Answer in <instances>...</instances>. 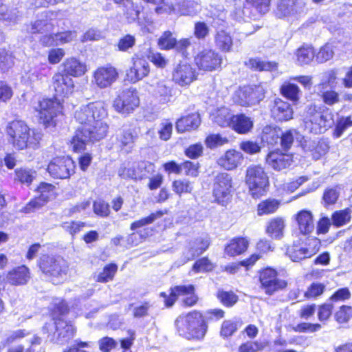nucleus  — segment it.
Here are the masks:
<instances>
[{
    "instance_id": "obj_55",
    "label": "nucleus",
    "mask_w": 352,
    "mask_h": 352,
    "mask_svg": "<svg viewBox=\"0 0 352 352\" xmlns=\"http://www.w3.org/2000/svg\"><path fill=\"white\" fill-rule=\"evenodd\" d=\"M163 215L162 212L158 211L155 213H152L149 216L142 218L140 220L134 221L131 225V230H135L138 228L144 227L145 226L152 223L157 218L161 217Z\"/></svg>"
},
{
    "instance_id": "obj_63",
    "label": "nucleus",
    "mask_w": 352,
    "mask_h": 352,
    "mask_svg": "<svg viewBox=\"0 0 352 352\" xmlns=\"http://www.w3.org/2000/svg\"><path fill=\"white\" fill-rule=\"evenodd\" d=\"M324 285L322 283H314L305 293V297L307 298H314L320 296L324 291Z\"/></svg>"
},
{
    "instance_id": "obj_38",
    "label": "nucleus",
    "mask_w": 352,
    "mask_h": 352,
    "mask_svg": "<svg viewBox=\"0 0 352 352\" xmlns=\"http://www.w3.org/2000/svg\"><path fill=\"white\" fill-rule=\"evenodd\" d=\"M248 245L249 241L245 238H236L226 247L225 252L231 256L239 255L247 250Z\"/></svg>"
},
{
    "instance_id": "obj_32",
    "label": "nucleus",
    "mask_w": 352,
    "mask_h": 352,
    "mask_svg": "<svg viewBox=\"0 0 352 352\" xmlns=\"http://www.w3.org/2000/svg\"><path fill=\"white\" fill-rule=\"evenodd\" d=\"M117 138L122 149L125 150V151L128 153L130 152L133 147L136 134L135 130L131 127L123 126Z\"/></svg>"
},
{
    "instance_id": "obj_17",
    "label": "nucleus",
    "mask_w": 352,
    "mask_h": 352,
    "mask_svg": "<svg viewBox=\"0 0 352 352\" xmlns=\"http://www.w3.org/2000/svg\"><path fill=\"white\" fill-rule=\"evenodd\" d=\"M195 61L199 69L212 72L220 67L222 57L214 50H205L197 55Z\"/></svg>"
},
{
    "instance_id": "obj_16",
    "label": "nucleus",
    "mask_w": 352,
    "mask_h": 352,
    "mask_svg": "<svg viewBox=\"0 0 352 352\" xmlns=\"http://www.w3.org/2000/svg\"><path fill=\"white\" fill-rule=\"evenodd\" d=\"M37 193L38 195L24 208L25 212L30 213L34 212L54 198L55 186L51 184L43 182L37 188Z\"/></svg>"
},
{
    "instance_id": "obj_41",
    "label": "nucleus",
    "mask_w": 352,
    "mask_h": 352,
    "mask_svg": "<svg viewBox=\"0 0 352 352\" xmlns=\"http://www.w3.org/2000/svg\"><path fill=\"white\" fill-rule=\"evenodd\" d=\"M246 65L256 71H274L277 69V63L275 62L265 61L258 58H250Z\"/></svg>"
},
{
    "instance_id": "obj_26",
    "label": "nucleus",
    "mask_w": 352,
    "mask_h": 352,
    "mask_svg": "<svg viewBox=\"0 0 352 352\" xmlns=\"http://www.w3.org/2000/svg\"><path fill=\"white\" fill-rule=\"evenodd\" d=\"M292 162L291 155L280 151L270 152L266 157L267 164L276 170L289 167Z\"/></svg>"
},
{
    "instance_id": "obj_50",
    "label": "nucleus",
    "mask_w": 352,
    "mask_h": 352,
    "mask_svg": "<svg viewBox=\"0 0 352 352\" xmlns=\"http://www.w3.org/2000/svg\"><path fill=\"white\" fill-rule=\"evenodd\" d=\"M340 188L339 186L329 187L325 189L322 196V201L325 206L335 204L340 196Z\"/></svg>"
},
{
    "instance_id": "obj_21",
    "label": "nucleus",
    "mask_w": 352,
    "mask_h": 352,
    "mask_svg": "<svg viewBox=\"0 0 352 352\" xmlns=\"http://www.w3.org/2000/svg\"><path fill=\"white\" fill-rule=\"evenodd\" d=\"M55 14L50 11L42 12L34 22L27 25L26 31L30 34H42L53 30L52 16Z\"/></svg>"
},
{
    "instance_id": "obj_9",
    "label": "nucleus",
    "mask_w": 352,
    "mask_h": 352,
    "mask_svg": "<svg viewBox=\"0 0 352 352\" xmlns=\"http://www.w3.org/2000/svg\"><path fill=\"white\" fill-rule=\"evenodd\" d=\"M232 178L226 173H219L214 178L212 195L215 201L221 205L228 204L232 197Z\"/></svg>"
},
{
    "instance_id": "obj_25",
    "label": "nucleus",
    "mask_w": 352,
    "mask_h": 352,
    "mask_svg": "<svg viewBox=\"0 0 352 352\" xmlns=\"http://www.w3.org/2000/svg\"><path fill=\"white\" fill-rule=\"evenodd\" d=\"M243 160V154L238 151L231 149L227 151L217 160L218 164L228 170L235 169Z\"/></svg>"
},
{
    "instance_id": "obj_37",
    "label": "nucleus",
    "mask_w": 352,
    "mask_h": 352,
    "mask_svg": "<svg viewBox=\"0 0 352 352\" xmlns=\"http://www.w3.org/2000/svg\"><path fill=\"white\" fill-rule=\"evenodd\" d=\"M285 224L283 218L272 219L267 225L266 232L272 239H280L283 236Z\"/></svg>"
},
{
    "instance_id": "obj_28",
    "label": "nucleus",
    "mask_w": 352,
    "mask_h": 352,
    "mask_svg": "<svg viewBox=\"0 0 352 352\" xmlns=\"http://www.w3.org/2000/svg\"><path fill=\"white\" fill-rule=\"evenodd\" d=\"M300 232L304 235L311 233L315 228L312 212L307 210H302L295 215Z\"/></svg>"
},
{
    "instance_id": "obj_5",
    "label": "nucleus",
    "mask_w": 352,
    "mask_h": 352,
    "mask_svg": "<svg viewBox=\"0 0 352 352\" xmlns=\"http://www.w3.org/2000/svg\"><path fill=\"white\" fill-rule=\"evenodd\" d=\"M39 267L54 284L65 280L69 271L68 263L65 259L48 255H44L40 258Z\"/></svg>"
},
{
    "instance_id": "obj_7",
    "label": "nucleus",
    "mask_w": 352,
    "mask_h": 352,
    "mask_svg": "<svg viewBox=\"0 0 352 352\" xmlns=\"http://www.w3.org/2000/svg\"><path fill=\"white\" fill-rule=\"evenodd\" d=\"M154 172V165L148 162H127L118 169V175L124 179L141 180Z\"/></svg>"
},
{
    "instance_id": "obj_39",
    "label": "nucleus",
    "mask_w": 352,
    "mask_h": 352,
    "mask_svg": "<svg viewBox=\"0 0 352 352\" xmlns=\"http://www.w3.org/2000/svg\"><path fill=\"white\" fill-rule=\"evenodd\" d=\"M281 130L280 128L265 126L263 129L261 140L268 145L274 146L280 140Z\"/></svg>"
},
{
    "instance_id": "obj_40",
    "label": "nucleus",
    "mask_w": 352,
    "mask_h": 352,
    "mask_svg": "<svg viewBox=\"0 0 352 352\" xmlns=\"http://www.w3.org/2000/svg\"><path fill=\"white\" fill-rule=\"evenodd\" d=\"M214 42L216 46L222 52H230L232 47V38L230 34L224 30H219L215 34Z\"/></svg>"
},
{
    "instance_id": "obj_18",
    "label": "nucleus",
    "mask_w": 352,
    "mask_h": 352,
    "mask_svg": "<svg viewBox=\"0 0 352 352\" xmlns=\"http://www.w3.org/2000/svg\"><path fill=\"white\" fill-rule=\"evenodd\" d=\"M118 77L117 69L111 65H106L96 69L93 74V82L100 89L110 87Z\"/></svg>"
},
{
    "instance_id": "obj_6",
    "label": "nucleus",
    "mask_w": 352,
    "mask_h": 352,
    "mask_svg": "<svg viewBox=\"0 0 352 352\" xmlns=\"http://www.w3.org/2000/svg\"><path fill=\"white\" fill-rule=\"evenodd\" d=\"M245 182L249 192L253 198L263 196L269 187V178L264 168L260 165H251L248 167Z\"/></svg>"
},
{
    "instance_id": "obj_52",
    "label": "nucleus",
    "mask_w": 352,
    "mask_h": 352,
    "mask_svg": "<svg viewBox=\"0 0 352 352\" xmlns=\"http://www.w3.org/2000/svg\"><path fill=\"white\" fill-rule=\"evenodd\" d=\"M118 270V266L114 263L107 265L102 272L99 273L96 278V281L100 283H107L111 280L116 272Z\"/></svg>"
},
{
    "instance_id": "obj_54",
    "label": "nucleus",
    "mask_w": 352,
    "mask_h": 352,
    "mask_svg": "<svg viewBox=\"0 0 352 352\" xmlns=\"http://www.w3.org/2000/svg\"><path fill=\"white\" fill-rule=\"evenodd\" d=\"M0 19L9 24H16L20 21L21 15L16 10L6 9L4 10L3 8H0Z\"/></svg>"
},
{
    "instance_id": "obj_36",
    "label": "nucleus",
    "mask_w": 352,
    "mask_h": 352,
    "mask_svg": "<svg viewBox=\"0 0 352 352\" xmlns=\"http://www.w3.org/2000/svg\"><path fill=\"white\" fill-rule=\"evenodd\" d=\"M53 319L58 338H63V341H66L74 336L76 329L72 324L60 318L54 316Z\"/></svg>"
},
{
    "instance_id": "obj_30",
    "label": "nucleus",
    "mask_w": 352,
    "mask_h": 352,
    "mask_svg": "<svg viewBox=\"0 0 352 352\" xmlns=\"http://www.w3.org/2000/svg\"><path fill=\"white\" fill-rule=\"evenodd\" d=\"M254 127V120L245 113L234 116L231 129L236 133L244 135L252 131Z\"/></svg>"
},
{
    "instance_id": "obj_42",
    "label": "nucleus",
    "mask_w": 352,
    "mask_h": 352,
    "mask_svg": "<svg viewBox=\"0 0 352 352\" xmlns=\"http://www.w3.org/2000/svg\"><path fill=\"white\" fill-rule=\"evenodd\" d=\"M318 89V96L325 104L333 106L340 102V95L337 91L333 90V89Z\"/></svg>"
},
{
    "instance_id": "obj_64",
    "label": "nucleus",
    "mask_w": 352,
    "mask_h": 352,
    "mask_svg": "<svg viewBox=\"0 0 352 352\" xmlns=\"http://www.w3.org/2000/svg\"><path fill=\"white\" fill-rule=\"evenodd\" d=\"M218 298L221 300V302L227 307L232 306L238 300L237 296L232 292H219Z\"/></svg>"
},
{
    "instance_id": "obj_23",
    "label": "nucleus",
    "mask_w": 352,
    "mask_h": 352,
    "mask_svg": "<svg viewBox=\"0 0 352 352\" xmlns=\"http://www.w3.org/2000/svg\"><path fill=\"white\" fill-rule=\"evenodd\" d=\"M271 115L277 121H288L293 118L294 111L288 102L276 98L271 107Z\"/></svg>"
},
{
    "instance_id": "obj_44",
    "label": "nucleus",
    "mask_w": 352,
    "mask_h": 352,
    "mask_svg": "<svg viewBox=\"0 0 352 352\" xmlns=\"http://www.w3.org/2000/svg\"><path fill=\"white\" fill-rule=\"evenodd\" d=\"M297 61L300 65L310 63L315 56L314 48L310 46H302L296 52Z\"/></svg>"
},
{
    "instance_id": "obj_19",
    "label": "nucleus",
    "mask_w": 352,
    "mask_h": 352,
    "mask_svg": "<svg viewBox=\"0 0 352 352\" xmlns=\"http://www.w3.org/2000/svg\"><path fill=\"white\" fill-rule=\"evenodd\" d=\"M306 11L305 0H279L276 14L279 17L300 15Z\"/></svg>"
},
{
    "instance_id": "obj_13",
    "label": "nucleus",
    "mask_w": 352,
    "mask_h": 352,
    "mask_svg": "<svg viewBox=\"0 0 352 352\" xmlns=\"http://www.w3.org/2000/svg\"><path fill=\"white\" fill-rule=\"evenodd\" d=\"M140 104V100L135 89H128L122 91L113 102L116 111L128 115L132 113Z\"/></svg>"
},
{
    "instance_id": "obj_53",
    "label": "nucleus",
    "mask_w": 352,
    "mask_h": 352,
    "mask_svg": "<svg viewBox=\"0 0 352 352\" xmlns=\"http://www.w3.org/2000/svg\"><path fill=\"white\" fill-rule=\"evenodd\" d=\"M173 191L181 196L182 194L191 193L193 186L191 182L186 179H178L173 182Z\"/></svg>"
},
{
    "instance_id": "obj_31",
    "label": "nucleus",
    "mask_w": 352,
    "mask_h": 352,
    "mask_svg": "<svg viewBox=\"0 0 352 352\" xmlns=\"http://www.w3.org/2000/svg\"><path fill=\"white\" fill-rule=\"evenodd\" d=\"M195 287L192 285H177L171 288V292L169 296H167L164 292H162L160 296L164 298V303L168 307L174 304L178 296H188L189 294L193 293Z\"/></svg>"
},
{
    "instance_id": "obj_2",
    "label": "nucleus",
    "mask_w": 352,
    "mask_h": 352,
    "mask_svg": "<svg viewBox=\"0 0 352 352\" xmlns=\"http://www.w3.org/2000/svg\"><path fill=\"white\" fill-rule=\"evenodd\" d=\"M6 132L13 147L17 150L37 148L43 136L41 131L30 129L27 124L21 120H14L9 122Z\"/></svg>"
},
{
    "instance_id": "obj_58",
    "label": "nucleus",
    "mask_w": 352,
    "mask_h": 352,
    "mask_svg": "<svg viewBox=\"0 0 352 352\" xmlns=\"http://www.w3.org/2000/svg\"><path fill=\"white\" fill-rule=\"evenodd\" d=\"M333 46L327 43L320 49L316 55V58L318 63H324L330 60L333 57Z\"/></svg>"
},
{
    "instance_id": "obj_8",
    "label": "nucleus",
    "mask_w": 352,
    "mask_h": 352,
    "mask_svg": "<svg viewBox=\"0 0 352 352\" xmlns=\"http://www.w3.org/2000/svg\"><path fill=\"white\" fill-rule=\"evenodd\" d=\"M320 248V241L317 238L308 239L305 243H294L287 248L286 254L294 262H298L315 255Z\"/></svg>"
},
{
    "instance_id": "obj_57",
    "label": "nucleus",
    "mask_w": 352,
    "mask_h": 352,
    "mask_svg": "<svg viewBox=\"0 0 352 352\" xmlns=\"http://www.w3.org/2000/svg\"><path fill=\"white\" fill-rule=\"evenodd\" d=\"M329 149L328 142L324 140H320L311 151L313 159L315 160H319L328 152Z\"/></svg>"
},
{
    "instance_id": "obj_11",
    "label": "nucleus",
    "mask_w": 352,
    "mask_h": 352,
    "mask_svg": "<svg viewBox=\"0 0 352 352\" xmlns=\"http://www.w3.org/2000/svg\"><path fill=\"white\" fill-rule=\"evenodd\" d=\"M63 106L57 98L43 99L40 101L36 111L40 121L46 126L55 124V118L62 113Z\"/></svg>"
},
{
    "instance_id": "obj_51",
    "label": "nucleus",
    "mask_w": 352,
    "mask_h": 352,
    "mask_svg": "<svg viewBox=\"0 0 352 352\" xmlns=\"http://www.w3.org/2000/svg\"><path fill=\"white\" fill-rule=\"evenodd\" d=\"M352 126V120L350 116L339 118L336 124L333 133L335 138H339L343 133L349 127Z\"/></svg>"
},
{
    "instance_id": "obj_1",
    "label": "nucleus",
    "mask_w": 352,
    "mask_h": 352,
    "mask_svg": "<svg viewBox=\"0 0 352 352\" xmlns=\"http://www.w3.org/2000/svg\"><path fill=\"white\" fill-rule=\"evenodd\" d=\"M107 116V111L102 101L91 102L76 111L75 119L82 126L71 140L74 151L81 152L89 142L98 141L107 135L109 126L103 120Z\"/></svg>"
},
{
    "instance_id": "obj_46",
    "label": "nucleus",
    "mask_w": 352,
    "mask_h": 352,
    "mask_svg": "<svg viewBox=\"0 0 352 352\" xmlns=\"http://www.w3.org/2000/svg\"><path fill=\"white\" fill-rule=\"evenodd\" d=\"M351 211L349 209H344L334 212L331 216L332 224L336 227H342L350 221Z\"/></svg>"
},
{
    "instance_id": "obj_14",
    "label": "nucleus",
    "mask_w": 352,
    "mask_h": 352,
    "mask_svg": "<svg viewBox=\"0 0 352 352\" xmlns=\"http://www.w3.org/2000/svg\"><path fill=\"white\" fill-rule=\"evenodd\" d=\"M259 281L262 289L268 295H272L287 286V283L284 280L278 278L277 272L271 267H267L260 271Z\"/></svg>"
},
{
    "instance_id": "obj_62",
    "label": "nucleus",
    "mask_w": 352,
    "mask_h": 352,
    "mask_svg": "<svg viewBox=\"0 0 352 352\" xmlns=\"http://www.w3.org/2000/svg\"><path fill=\"white\" fill-rule=\"evenodd\" d=\"M296 134L295 130H288L285 132H282L280 137V145L285 150H288L292 146L294 140V135Z\"/></svg>"
},
{
    "instance_id": "obj_47",
    "label": "nucleus",
    "mask_w": 352,
    "mask_h": 352,
    "mask_svg": "<svg viewBox=\"0 0 352 352\" xmlns=\"http://www.w3.org/2000/svg\"><path fill=\"white\" fill-rule=\"evenodd\" d=\"M338 80L337 74L334 70L328 71L324 74L318 88L335 89L338 85Z\"/></svg>"
},
{
    "instance_id": "obj_10",
    "label": "nucleus",
    "mask_w": 352,
    "mask_h": 352,
    "mask_svg": "<svg viewBox=\"0 0 352 352\" xmlns=\"http://www.w3.org/2000/svg\"><path fill=\"white\" fill-rule=\"evenodd\" d=\"M265 98V89L261 85L244 86L235 91L233 100L241 106H251L259 103Z\"/></svg>"
},
{
    "instance_id": "obj_15",
    "label": "nucleus",
    "mask_w": 352,
    "mask_h": 352,
    "mask_svg": "<svg viewBox=\"0 0 352 352\" xmlns=\"http://www.w3.org/2000/svg\"><path fill=\"white\" fill-rule=\"evenodd\" d=\"M74 164L69 157L54 159L47 166L50 175L56 179H67L74 173Z\"/></svg>"
},
{
    "instance_id": "obj_48",
    "label": "nucleus",
    "mask_w": 352,
    "mask_h": 352,
    "mask_svg": "<svg viewBox=\"0 0 352 352\" xmlns=\"http://www.w3.org/2000/svg\"><path fill=\"white\" fill-rule=\"evenodd\" d=\"M122 10L129 23L134 22L138 19L140 10L138 6H135L132 0L125 3Z\"/></svg>"
},
{
    "instance_id": "obj_59",
    "label": "nucleus",
    "mask_w": 352,
    "mask_h": 352,
    "mask_svg": "<svg viewBox=\"0 0 352 352\" xmlns=\"http://www.w3.org/2000/svg\"><path fill=\"white\" fill-rule=\"evenodd\" d=\"M214 266L210 261L208 258L204 257L194 263L192 271L195 273L206 272L212 270Z\"/></svg>"
},
{
    "instance_id": "obj_34",
    "label": "nucleus",
    "mask_w": 352,
    "mask_h": 352,
    "mask_svg": "<svg viewBox=\"0 0 352 352\" xmlns=\"http://www.w3.org/2000/svg\"><path fill=\"white\" fill-rule=\"evenodd\" d=\"M234 114L227 107L217 109L212 115V120L221 127L231 128Z\"/></svg>"
},
{
    "instance_id": "obj_4",
    "label": "nucleus",
    "mask_w": 352,
    "mask_h": 352,
    "mask_svg": "<svg viewBox=\"0 0 352 352\" xmlns=\"http://www.w3.org/2000/svg\"><path fill=\"white\" fill-rule=\"evenodd\" d=\"M305 128L310 133H322L333 124V114L325 107H308L304 119Z\"/></svg>"
},
{
    "instance_id": "obj_27",
    "label": "nucleus",
    "mask_w": 352,
    "mask_h": 352,
    "mask_svg": "<svg viewBox=\"0 0 352 352\" xmlns=\"http://www.w3.org/2000/svg\"><path fill=\"white\" fill-rule=\"evenodd\" d=\"M61 66L63 67L62 73L69 77L81 76L87 72L86 65L74 57L65 59Z\"/></svg>"
},
{
    "instance_id": "obj_24",
    "label": "nucleus",
    "mask_w": 352,
    "mask_h": 352,
    "mask_svg": "<svg viewBox=\"0 0 352 352\" xmlns=\"http://www.w3.org/2000/svg\"><path fill=\"white\" fill-rule=\"evenodd\" d=\"M209 244V240L206 236L204 238L199 237L190 242L188 249L184 252L182 264H184L201 254L208 248Z\"/></svg>"
},
{
    "instance_id": "obj_33",
    "label": "nucleus",
    "mask_w": 352,
    "mask_h": 352,
    "mask_svg": "<svg viewBox=\"0 0 352 352\" xmlns=\"http://www.w3.org/2000/svg\"><path fill=\"white\" fill-rule=\"evenodd\" d=\"M173 88L168 86L164 80L157 82L153 90L154 97L162 104L171 101L173 97Z\"/></svg>"
},
{
    "instance_id": "obj_56",
    "label": "nucleus",
    "mask_w": 352,
    "mask_h": 352,
    "mask_svg": "<svg viewBox=\"0 0 352 352\" xmlns=\"http://www.w3.org/2000/svg\"><path fill=\"white\" fill-rule=\"evenodd\" d=\"M176 38L173 36V34L170 31L164 32L160 38L158 45L162 50L173 49L175 45Z\"/></svg>"
},
{
    "instance_id": "obj_22",
    "label": "nucleus",
    "mask_w": 352,
    "mask_h": 352,
    "mask_svg": "<svg viewBox=\"0 0 352 352\" xmlns=\"http://www.w3.org/2000/svg\"><path fill=\"white\" fill-rule=\"evenodd\" d=\"M150 72L148 63L144 58H133V65L126 72L129 80L138 82L146 77Z\"/></svg>"
},
{
    "instance_id": "obj_45",
    "label": "nucleus",
    "mask_w": 352,
    "mask_h": 352,
    "mask_svg": "<svg viewBox=\"0 0 352 352\" xmlns=\"http://www.w3.org/2000/svg\"><path fill=\"white\" fill-rule=\"evenodd\" d=\"M36 175V171L30 168H21L15 170V179L27 186L32 182Z\"/></svg>"
},
{
    "instance_id": "obj_29",
    "label": "nucleus",
    "mask_w": 352,
    "mask_h": 352,
    "mask_svg": "<svg viewBox=\"0 0 352 352\" xmlns=\"http://www.w3.org/2000/svg\"><path fill=\"white\" fill-rule=\"evenodd\" d=\"M30 278V273L29 269L21 265L16 267L9 271L6 275V280L12 285H25Z\"/></svg>"
},
{
    "instance_id": "obj_61",
    "label": "nucleus",
    "mask_w": 352,
    "mask_h": 352,
    "mask_svg": "<svg viewBox=\"0 0 352 352\" xmlns=\"http://www.w3.org/2000/svg\"><path fill=\"white\" fill-rule=\"evenodd\" d=\"M228 142V139L226 137H223L219 134H212L208 135L206 139V144L210 148H216L222 146Z\"/></svg>"
},
{
    "instance_id": "obj_49",
    "label": "nucleus",
    "mask_w": 352,
    "mask_h": 352,
    "mask_svg": "<svg viewBox=\"0 0 352 352\" xmlns=\"http://www.w3.org/2000/svg\"><path fill=\"white\" fill-rule=\"evenodd\" d=\"M279 203L275 199H266L258 205L257 213L259 216L274 212L278 208Z\"/></svg>"
},
{
    "instance_id": "obj_12",
    "label": "nucleus",
    "mask_w": 352,
    "mask_h": 352,
    "mask_svg": "<svg viewBox=\"0 0 352 352\" xmlns=\"http://www.w3.org/2000/svg\"><path fill=\"white\" fill-rule=\"evenodd\" d=\"M171 78L173 82L179 87H188L197 79V74L192 65L183 61L173 67Z\"/></svg>"
},
{
    "instance_id": "obj_43",
    "label": "nucleus",
    "mask_w": 352,
    "mask_h": 352,
    "mask_svg": "<svg viewBox=\"0 0 352 352\" xmlns=\"http://www.w3.org/2000/svg\"><path fill=\"white\" fill-rule=\"evenodd\" d=\"M300 89L298 85L285 82L280 87V94L286 98L296 102L300 98Z\"/></svg>"
},
{
    "instance_id": "obj_60",
    "label": "nucleus",
    "mask_w": 352,
    "mask_h": 352,
    "mask_svg": "<svg viewBox=\"0 0 352 352\" xmlns=\"http://www.w3.org/2000/svg\"><path fill=\"white\" fill-rule=\"evenodd\" d=\"M94 212L100 217H107L110 213L109 205L103 200L95 201L93 204Z\"/></svg>"
},
{
    "instance_id": "obj_20",
    "label": "nucleus",
    "mask_w": 352,
    "mask_h": 352,
    "mask_svg": "<svg viewBox=\"0 0 352 352\" xmlns=\"http://www.w3.org/2000/svg\"><path fill=\"white\" fill-rule=\"evenodd\" d=\"M52 86L56 96L59 97H67L74 89L73 79L62 72H57L53 76Z\"/></svg>"
},
{
    "instance_id": "obj_3",
    "label": "nucleus",
    "mask_w": 352,
    "mask_h": 352,
    "mask_svg": "<svg viewBox=\"0 0 352 352\" xmlns=\"http://www.w3.org/2000/svg\"><path fill=\"white\" fill-rule=\"evenodd\" d=\"M175 325L180 336L190 339H202L206 332L207 326L201 313L192 311L179 316Z\"/></svg>"
},
{
    "instance_id": "obj_35",
    "label": "nucleus",
    "mask_w": 352,
    "mask_h": 352,
    "mask_svg": "<svg viewBox=\"0 0 352 352\" xmlns=\"http://www.w3.org/2000/svg\"><path fill=\"white\" fill-rule=\"evenodd\" d=\"M200 122L199 115L192 113L179 119L176 122V129L179 133L194 130L198 128Z\"/></svg>"
}]
</instances>
